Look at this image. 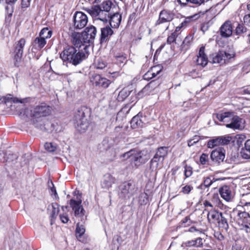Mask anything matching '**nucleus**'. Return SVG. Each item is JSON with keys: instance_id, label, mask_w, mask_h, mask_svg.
Masks as SVG:
<instances>
[{"instance_id": "f257e3e1", "label": "nucleus", "mask_w": 250, "mask_h": 250, "mask_svg": "<svg viewBox=\"0 0 250 250\" xmlns=\"http://www.w3.org/2000/svg\"><path fill=\"white\" fill-rule=\"evenodd\" d=\"M52 110V107L45 103L32 107L30 113L32 124L42 130H46L45 118L51 115Z\"/></svg>"}, {"instance_id": "f03ea898", "label": "nucleus", "mask_w": 250, "mask_h": 250, "mask_svg": "<svg viewBox=\"0 0 250 250\" xmlns=\"http://www.w3.org/2000/svg\"><path fill=\"white\" fill-rule=\"evenodd\" d=\"M83 49L78 51L75 47L67 46L60 54V58L63 62H67L74 65H77L85 59L89 55V45L86 44L83 45Z\"/></svg>"}, {"instance_id": "7ed1b4c3", "label": "nucleus", "mask_w": 250, "mask_h": 250, "mask_svg": "<svg viewBox=\"0 0 250 250\" xmlns=\"http://www.w3.org/2000/svg\"><path fill=\"white\" fill-rule=\"evenodd\" d=\"M97 33V30L93 25L87 27L82 33H74L72 35V42L76 47L80 48L86 43L92 42Z\"/></svg>"}, {"instance_id": "20e7f679", "label": "nucleus", "mask_w": 250, "mask_h": 250, "mask_svg": "<svg viewBox=\"0 0 250 250\" xmlns=\"http://www.w3.org/2000/svg\"><path fill=\"white\" fill-rule=\"evenodd\" d=\"M121 157L124 160H129L130 163L136 167L145 164L150 158L146 151H137L135 149H131L124 153Z\"/></svg>"}, {"instance_id": "39448f33", "label": "nucleus", "mask_w": 250, "mask_h": 250, "mask_svg": "<svg viewBox=\"0 0 250 250\" xmlns=\"http://www.w3.org/2000/svg\"><path fill=\"white\" fill-rule=\"evenodd\" d=\"M87 12L96 20H99L106 22L109 20L110 13L102 10L99 6H93L91 9H88Z\"/></svg>"}, {"instance_id": "423d86ee", "label": "nucleus", "mask_w": 250, "mask_h": 250, "mask_svg": "<svg viewBox=\"0 0 250 250\" xmlns=\"http://www.w3.org/2000/svg\"><path fill=\"white\" fill-rule=\"evenodd\" d=\"M69 205L74 211V215L76 217L82 218V221L86 219V216H84L85 211L82 205L81 199L76 201L71 199L69 201Z\"/></svg>"}, {"instance_id": "0eeeda50", "label": "nucleus", "mask_w": 250, "mask_h": 250, "mask_svg": "<svg viewBox=\"0 0 250 250\" xmlns=\"http://www.w3.org/2000/svg\"><path fill=\"white\" fill-rule=\"evenodd\" d=\"M25 43V40L23 38H21L15 44L14 60V64L16 66H18L21 62V59L23 55V48Z\"/></svg>"}, {"instance_id": "6e6552de", "label": "nucleus", "mask_w": 250, "mask_h": 250, "mask_svg": "<svg viewBox=\"0 0 250 250\" xmlns=\"http://www.w3.org/2000/svg\"><path fill=\"white\" fill-rule=\"evenodd\" d=\"M121 196L130 198L136 193L137 188L132 181L125 182L120 187Z\"/></svg>"}, {"instance_id": "1a4fd4ad", "label": "nucleus", "mask_w": 250, "mask_h": 250, "mask_svg": "<svg viewBox=\"0 0 250 250\" xmlns=\"http://www.w3.org/2000/svg\"><path fill=\"white\" fill-rule=\"evenodd\" d=\"M212 56V60L210 61L211 63H220L222 65L226 63L230 59L233 58L234 54L224 51H220Z\"/></svg>"}, {"instance_id": "9d476101", "label": "nucleus", "mask_w": 250, "mask_h": 250, "mask_svg": "<svg viewBox=\"0 0 250 250\" xmlns=\"http://www.w3.org/2000/svg\"><path fill=\"white\" fill-rule=\"evenodd\" d=\"M88 22L87 16L82 12H76L73 17L74 28L81 29L85 26Z\"/></svg>"}, {"instance_id": "9b49d317", "label": "nucleus", "mask_w": 250, "mask_h": 250, "mask_svg": "<svg viewBox=\"0 0 250 250\" xmlns=\"http://www.w3.org/2000/svg\"><path fill=\"white\" fill-rule=\"evenodd\" d=\"M90 82L96 86H101L103 88H107L110 83L109 80L102 77L97 74H93L90 77Z\"/></svg>"}, {"instance_id": "f8f14e48", "label": "nucleus", "mask_w": 250, "mask_h": 250, "mask_svg": "<svg viewBox=\"0 0 250 250\" xmlns=\"http://www.w3.org/2000/svg\"><path fill=\"white\" fill-rule=\"evenodd\" d=\"M225 157V150L222 147H219L213 150L210 154L211 161L217 164L223 162Z\"/></svg>"}, {"instance_id": "ddd939ff", "label": "nucleus", "mask_w": 250, "mask_h": 250, "mask_svg": "<svg viewBox=\"0 0 250 250\" xmlns=\"http://www.w3.org/2000/svg\"><path fill=\"white\" fill-rule=\"evenodd\" d=\"M130 95H131V99L130 100H132L131 102H132L137 98L135 96V92H132V91L130 90L128 87H125L120 91L117 99L119 102H122Z\"/></svg>"}, {"instance_id": "4468645a", "label": "nucleus", "mask_w": 250, "mask_h": 250, "mask_svg": "<svg viewBox=\"0 0 250 250\" xmlns=\"http://www.w3.org/2000/svg\"><path fill=\"white\" fill-rule=\"evenodd\" d=\"M173 14L170 12L163 10L160 12L159 19L156 21L155 24L157 25L163 23L169 22L173 20Z\"/></svg>"}, {"instance_id": "2eb2a0df", "label": "nucleus", "mask_w": 250, "mask_h": 250, "mask_svg": "<svg viewBox=\"0 0 250 250\" xmlns=\"http://www.w3.org/2000/svg\"><path fill=\"white\" fill-rule=\"evenodd\" d=\"M146 117L143 116L142 114L139 113L135 116L130 121L131 127L133 128L143 127L145 124Z\"/></svg>"}, {"instance_id": "dca6fc26", "label": "nucleus", "mask_w": 250, "mask_h": 250, "mask_svg": "<svg viewBox=\"0 0 250 250\" xmlns=\"http://www.w3.org/2000/svg\"><path fill=\"white\" fill-rule=\"evenodd\" d=\"M90 110L85 106H82L78 108L74 116V120L76 122L87 120L86 116L89 115Z\"/></svg>"}, {"instance_id": "f3484780", "label": "nucleus", "mask_w": 250, "mask_h": 250, "mask_svg": "<svg viewBox=\"0 0 250 250\" xmlns=\"http://www.w3.org/2000/svg\"><path fill=\"white\" fill-rule=\"evenodd\" d=\"M205 49L204 46L200 47L196 60L197 64L203 67L205 66L208 63V58L205 53Z\"/></svg>"}, {"instance_id": "a211bd4d", "label": "nucleus", "mask_w": 250, "mask_h": 250, "mask_svg": "<svg viewBox=\"0 0 250 250\" xmlns=\"http://www.w3.org/2000/svg\"><path fill=\"white\" fill-rule=\"evenodd\" d=\"M247 210L241 211L238 210L237 208L233 209L232 211V214L234 216V218L236 220L238 221L244 222L248 218H250V215Z\"/></svg>"}, {"instance_id": "6ab92c4d", "label": "nucleus", "mask_w": 250, "mask_h": 250, "mask_svg": "<svg viewBox=\"0 0 250 250\" xmlns=\"http://www.w3.org/2000/svg\"><path fill=\"white\" fill-rule=\"evenodd\" d=\"M220 34L224 38L230 37L232 33V27L230 21H226L220 27Z\"/></svg>"}, {"instance_id": "aec40b11", "label": "nucleus", "mask_w": 250, "mask_h": 250, "mask_svg": "<svg viewBox=\"0 0 250 250\" xmlns=\"http://www.w3.org/2000/svg\"><path fill=\"white\" fill-rule=\"evenodd\" d=\"M230 122L225 125L227 127L236 129H240L243 127L242 125L243 122L242 119L234 114Z\"/></svg>"}, {"instance_id": "412c9836", "label": "nucleus", "mask_w": 250, "mask_h": 250, "mask_svg": "<svg viewBox=\"0 0 250 250\" xmlns=\"http://www.w3.org/2000/svg\"><path fill=\"white\" fill-rule=\"evenodd\" d=\"M221 197L226 201H230L233 198V194L229 187L224 186L219 189Z\"/></svg>"}, {"instance_id": "4be33fe9", "label": "nucleus", "mask_w": 250, "mask_h": 250, "mask_svg": "<svg viewBox=\"0 0 250 250\" xmlns=\"http://www.w3.org/2000/svg\"><path fill=\"white\" fill-rule=\"evenodd\" d=\"M113 30L108 26L101 28L100 42L103 43L104 42H106L109 40V37L113 34Z\"/></svg>"}, {"instance_id": "5701e85b", "label": "nucleus", "mask_w": 250, "mask_h": 250, "mask_svg": "<svg viewBox=\"0 0 250 250\" xmlns=\"http://www.w3.org/2000/svg\"><path fill=\"white\" fill-rule=\"evenodd\" d=\"M115 179L110 174H106L104 175L101 185L103 188L108 189L115 183Z\"/></svg>"}, {"instance_id": "b1692460", "label": "nucleus", "mask_w": 250, "mask_h": 250, "mask_svg": "<svg viewBox=\"0 0 250 250\" xmlns=\"http://www.w3.org/2000/svg\"><path fill=\"white\" fill-rule=\"evenodd\" d=\"M234 113L232 112H225L216 114L217 119L226 124L229 123L232 119Z\"/></svg>"}, {"instance_id": "393cba45", "label": "nucleus", "mask_w": 250, "mask_h": 250, "mask_svg": "<svg viewBox=\"0 0 250 250\" xmlns=\"http://www.w3.org/2000/svg\"><path fill=\"white\" fill-rule=\"evenodd\" d=\"M122 20V16L119 13H116L113 15H109L110 24L112 27L117 28L119 27Z\"/></svg>"}, {"instance_id": "a878e982", "label": "nucleus", "mask_w": 250, "mask_h": 250, "mask_svg": "<svg viewBox=\"0 0 250 250\" xmlns=\"http://www.w3.org/2000/svg\"><path fill=\"white\" fill-rule=\"evenodd\" d=\"M240 155L243 159H250V139L245 143L244 146L241 148Z\"/></svg>"}, {"instance_id": "bb28decb", "label": "nucleus", "mask_w": 250, "mask_h": 250, "mask_svg": "<svg viewBox=\"0 0 250 250\" xmlns=\"http://www.w3.org/2000/svg\"><path fill=\"white\" fill-rule=\"evenodd\" d=\"M46 43V40L39 36L35 39L33 44V48L41 49L44 46Z\"/></svg>"}, {"instance_id": "cd10ccee", "label": "nucleus", "mask_w": 250, "mask_h": 250, "mask_svg": "<svg viewBox=\"0 0 250 250\" xmlns=\"http://www.w3.org/2000/svg\"><path fill=\"white\" fill-rule=\"evenodd\" d=\"M187 247H200L203 245L202 239L199 237L195 240L188 241L185 243Z\"/></svg>"}, {"instance_id": "c85d7f7f", "label": "nucleus", "mask_w": 250, "mask_h": 250, "mask_svg": "<svg viewBox=\"0 0 250 250\" xmlns=\"http://www.w3.org/2000/svg\"><path fill=\"white\" fill-rule=\"evenodd\" d=\"M218 179H215L212 176L208 177L206 178L204 181V183L200 186L201 189H204L205 188H208L214 182L217 181Z\"/></svg>"}, {"instance_id": "c756f323", "label": "nucleus", "mask_w": 250, "mask_h": 250, "mask_svg": "<svg viewBox=\"0 0 250 250\" xmlns=\"http://www.w3.org/2000/svg\"><path fill=\"white\" fill-rule=\"evenodd\" d=\"M3 100L2 102H4L5 103H6L9 102H12L14 103H24L25 101H26V99H22V100H19L17 98L13 97L12 95L8 94L6 96L3 97Z\"/></svg>"}, {"instance_id": "7c9ffc66", "label": "nucleus", "mask_w": 250, "mask_h": 250, "mask_svg": "<svg viewBox=\"0 0 250 250\" xmlns=\"http://www.w3.org/2000/svg\"><path fill=\"white\" fill-rule=\"evenodd\" d=\"M77 124V129L81 132H84L89 126V123L87 120L76 122Z\"/></svg>"}, {"instance_id": "2f4dec72", "label": "nucleus", "mask_w": 250, "mask_h": 250, "mask_svg": "<svg viewBox=\"0 0 250 250\" xmlns=\"http://www.w3.org/2000/svg\"><path fill=\"white\" fill-rule=\"evenodd\" d=\"M217 222L219 228L227 230L229 228V225L227 218L224 216L223 213L221 214L219 217V219L218 220Z\"/></svg>"}, {"instance_id": "473e14b6", "label": "nucleus", "mask_w": 250, "mask_h": 250, "mask_svg": "<svg viewBox=\"0 0 250 250\" xmlns=\"http://www.w3.org/2000/svg\"><path fill=\"white\" fill-rule=\"evenodd\" d=\"M163 159H161L160 158H159L155 154L150 161V168H151L152 170L154 169H157L158 167L159 162L163 163Z\"/></svg>"}, {"instance_id": "72a5a7b5", "label": "nucleus", "mask_w": 250, "mask_h": 250, "mask_svg": "<svg viewBox=\"0 0 250 250\" xmlns=\"http://www.w3.org/2000/svg\"><path fill=\"white\" fill-rule=\"evenodd\" d=\"M157 156L160 158L161 159L164 160L167 154V147H160L158 148L157 151L155 154Z\"/></svg>"}, {"instance_id": "f704fd0d", "label": "nucleus", "mask_w": 250, "mask_h": 250, "mask_svg": "<svg viewBox=\"0 0 250 250\" xmlns=\"http://www.w3.org/2000/svg\"><path fill=\"white\" fill-rule=\"evenodd\" d=\"M222 213L216 211H210L208 214V218L209 220L217 221Z\"/></svg>"}, {"instance_id": "c9c22d12", "label": "nucleus", "mask_w": 250, "mask_h": 250, "mask_svg": "<svg viewBox=\"0 0 250 250\" xmlns=\"http://www.w3.org/2000/svg\"><path fill=\"white\" fill-rule=\"evenodd\" d=\"M52 34V32L51 30H49V29L47 27L43 28L40 33V37L41 38L44 39L50 38Z\"/></svg>"}, {"instance_id": "e433bc0d", "label": "nucleus", "mask_w": 250, "mask_h": 250, "mask_svg": "<svg viewBox=\"0 0 250 250\" xmlns=\"http://www.w3.org/2000/svg\"><path fill=\"white\" fill-rule=\"evenodd\" d=\"M178 38H180V34L179 33H176V32H173L170 34V35L168 36L167 39V43L169 44L173 42L178 43L176 42Z\"/></svg>"}, {"instance_id": "4c0bfd02", "label": "nucleus", "mask_w": 250, "mask_h": 250, "mask_svg": "<svg viewBox=\"0 0 250 250\" xmlns=\"http://www.w3.org/2000/svg\"><path fill=\"white\" fill-rule=\"evenodd\" d=\"M85 227L83 224L78 223L76 229V236L77 238H80L85 232Z\"/></svg>"}, {"instance_id": "58836bf2", "label": "nucleus", "mask_w": 250, "mask_h": 250, "mask_svg": "<svg viewBox=\"0 0 250 250\" xmlns=\"http://www.w3.org/2000/svg\"><path fill=\"white\" fill-rule=\"evenodd\" d=\"M59 206L56 203H53L49 206V208H51V216L52 218H55L58 215L59 211Z\"/></svg>"}, {"instance_id": "ea45409f", "label": "nucleus", "mask_w": 250, "mask_h": 250, "mask_svg": "<svg viewBox=\"0 0 250 250\" xmlns=\"http://www.w3.org/2000/svg\"><path fill=\"white\" fill-rule=\"evenodd\" d=\"M112 2L109 0L104 1L102 4L100 5H95V6H99L102 10H104L109 13L111 9Z\"/></svg>"}, {"instance_id": "a19ab883", "label": "nucleus", "mask_w": 250, "mask_h": 250, "mask_svg": "<svg viewBox=\"0 0 250 250\" xmlns=\"http://www.w3.org/2000/svg\"><path fill=\"white\" fill-rule=\"evenodd\" d=\"M193 36L191 35L187 36L182 42V47L188 49L192 42Z\"/></svg>"}, {"instance_id": "79ce46f5", "label": "nucleus", "mask_w": 250, "mask_h": 250, "mask_svg": "<svg viewBox=\"0 0 250 250\" xmlns=\"http://www.w3.org/2000/svg\"><path fill=\"white\" fill-rule=\"evenodd\" d=\"M220 139L218 137L215 139L210 140L208 141L207 146L208 148H213L215 146L220 145Z\"/></svg>"}, {"instance_id": "37998d69", "label": "nucleus", "mask_w": 250, "mask_h": 250, "mask_svg": "<svg viewBox=\"0 0 250 250\" xmlns=\"http://www.w3.org/2000/svg\"><path fill=\"white\" fill-rule=\"evenodd\" d=\"M57 145L53 143H46L44 144L45 149L50 152H54L57 149Z\"/></svg>"}, {"instance_id": "c03bdc74", "label": "nucleus", "mask_w": 250, "mask_h": 250, "mask_svg": "<svg viewBox=\"0 0 250 250\" xmlns=\"http://www.w3.org/2000/svg\"><path fill=\"white\" fill-rule=\"evenodd\" d=\"M247 28L242 24H238L235 29V33L237 35H241L247 32Z\"/></svg>"}, {"instance_id": "a18cd8bd", "label": "nucleus", "mask_w": 250, "mask_h": 250, "mask_svg": "<svg viewBox=\"0 0 250 250\" xmlns=\"http://www.w3.org/2000/svg\"><path fill=\"white\" fill-rule=\"evenodd\" d=\"M220 139V145H227L229 144L232 137L229 136H219Z\"/></svg>"}, {"instance_id": "49530a36", "label": "nucleus", "mask_w": 250, "mask_h": 250, "mask_svg": "<svg viewBox=\"0 0 250 250\" xmlns=\"http://www.w3.org/2000/svg\"><path fill=\"white\" fill-rule=\"evenodd\" d=\"M201 139L200 136L198 135L194 136L192 138L188 141V146H193L194 144L198 142Z\"/></svg>"}, {"instance_id": "de8ad7c7", "label": "nucleus", "mask_w": 250, "mask_h": 250, "mask_svg": "<svg viewBox=\"0 0 250 250\" xmlns=\"http://www.w3.org/2000/svg\"><path fill=\"white\" fill-rule=\"evenodd\" d=\"M161 67L159 65H156L151 68L150 71L152 73V77L154 78L158 75L161 71Z\"/></svg>"}, {"instance_id": "09e8293b", "label": "nucleus", "mask_w": 250, "mask_h": 250, "mask_svg": "<svg viewBox=\"0 0 250 250\" xmlns=\"http://www.w3.org/2000/svg\"><path fill=\"white\" fill-rule=\"evenodd\" d=\"M184 174L186 178L189 177L192 174V168L190 166L185 165Z\"/></svg>"}, {"instance_id": "8fccbe9b", "label": "nucleus", "mask_w": 250, "mask_h": 250, "mask_svg": "<svg viewBox=\"0 0 250 250\" xmlns=\"http://www.w3.org/2000/svg\"><path fill=\"white\" fill-rule=\"evenodd\" d=\"M200 162L201 165H206L208 162V155L205 153H203L200 157Z\"/></svg>"}, {"instance_id": "3c124183", "label": "nucleus", "mask_w": 250, "mask_h": 250, "mask_svg": "<svg viewBox=\"0 0 250 250\" xmlns=\"http://www.w3.org/2000/svg\"><path fill=\"white\" fill-rule=\"evenodd\" d=\"M192 189V186L190 185H186L182 188L181 192L184 194H188Z\"/></svg>"}, {"instance_id": "603ef678", "label": "nucleus", "mask_w": 250, "mask_h": 250, "mask_svg": "<svg viewBox=\"0 0 250 250\" xmlns=\"http://www.w3.org/2000/svg\"><path fill=\"white\" fill-rule=\"evenodd\" d=\"M60 218L61 221L63 223H66L68 222L69 220V218L68 215L66 213H63L62 214H60Z\"/></svg>"}, {"instance_id": "864d4df0", "label": "nucleus", "mask_w": 250, "mask_h": 250, "mask_svg": "<svg viewBox=\"0 0 250 250\" xmlns=\"http://www.w3.org/2000/svg\"><path fill=\"white\" fill-rule=\"evenodd\" d=\"M31 0H22L21 7L22 8H26L29 6L30 4Z\"/></svg>"}, {"instance_id": "5fc2aeb1", "label": "nucleus", "mask_w": 250, "mask_h": 250, "mask_svg": "<svg viewBox=\"0 0 250 250\" xmlns=\"http://www.w3.org/2000/svg\"><path fill=\"white\" fill-rule=\"evenodd\" d=\"M106 66V64L104 61H99L97 64L96 67L99 69H103Z\"/></svg>"}, {"instance_id": "6e6d98bb", "label": "nucleus", "mask_w": 250, "mask_h": 250, "mask_svg": "<svg viewBox=\"0 0 250 250\" xmlns=\"http://www.w3.org/2000/svg\"><path fill=\"white\" fill-rule=\"evenodd\" d=\"M152 73L150 70H149L147 71L144 75V79L145 80H149L153 78Z\"/></svg>"}, {"instance_id": "4d7b16f0", "label": "nucleus", "mask_w": 250, "mask_h": 250, "mask_svg": "<svg viewBox=\"0 0 250 250\" xmlns=\"http://www.w3.org/2000/svg\"><path fill=\"white\" fill-rule=\"evenodd\" d=\"M50 194H51V196H52L53 195H54L55 198L56 199H59V196L57 194V191H56L55 187H51V188L50 189Z\"/></svg>"}, {"instance_id": "13d9d810", "label": "nucleus", "mask_w": 250, "mask_h": 250, "mask_svg": "<svg viewBox=\"0 0 250 250\" xmlns=\"http://www.w3.org/2000/svg\"><path fill=\"white\" fill-rule=\"evenodd\" d=\"M177 2L181 6H185L189 2V0H177Z\"/></svg>"}, {"instance_id": "bf43d9fd", "label": "nucleus", "mask_w": 250, "mask_h": 250, "mask_svg": "<svg viewBox=\"0 0 250 250\" xmlns=\"http://www.w3.org/2000/svg\"><path fill=\"white\" fill-rule=\"evenodd\" d=\"M242 230L245 231L248 233H250V224L249 225H245L243 227V228L241 229Z\"/></svg>"}, {"instance_id": "052dcab7", "label": "nucleus", "mask_w": 250, "mask_h": 250, "mask_svg": "<svg viewBox=\"0 0 250 250\" xmlns=\"http://www.w3.org/2000/svg\"><path fill=\"white\" fill-rule=\"evenodd\" d=\"M244 210L250 212V202H246L244 204Z\"/></svg>"}, {"instance_id": "680f3d73", "label": "nucleus", "mask_w": 250, "mask_h": 250, "mask_svg": "<svg viewBox=\"0 0 250 250\" xmlns=\"http://www.w3.org/2000/svg\"><path fill=\"white\" fill-rule=\"evenodd\" d=\"M244 21L247 23H250V14L246 15L244 16Z\"/></svg>"}, {"instance_id": "e2e57ef3", "label": "nucleus", "mask_w": 250, "mask_h": 250, "mask_svg": "<svg viewBox=\"0 0 250 250\" xmlns=\"http://www.w3.org/2000/svg\"><path fill=\"white\" fill-rule=\"evenodd\" d=\"M188 231L191 232H200L199 230L196 229V228L194 227H192L188 229Z\"/></svg>"}, {"instance_id": "0e129e2a", "label": "nucleus", "mask_w": 250, "mask_h": 250, "mask_svg": "<svg viewBox=\"0 0 250 250\" xmlns=\"http://www.w3.org/2000/svg\"><path fill=\"white\" fill-rule=\"evenodd\" d=\"M204 205L205 206V207H209L210 208H212L213 207V206L207 200H206L204 202Z\"/></svg>"}, {"instance_id": "69168bd1", "label": "nucleus", "mask_w": 250, "mask_h": 250, "mask_svg": "<svg viewBox=\"0 0 250 250\" xmlns=\"http://www.w3.org/2000/svg\"><path fill=\"white\" fill-rule=\"evenodd\" d=\"M250 88V85L247 86V88L244 90V93L246 94H250V90H249Z\"/></svg>"}, {"instance_id": "338daca9", "label": "nucleus", "mask_w": 250, "mask_h": 250, "mask_svg": "<svg viewBox=\"0 0 250 250\" xmlns=\"http://www.w3.org/2000/svg\"><path fill=\"white\" fill-rule=\"evenodd\" d=\"M48 188L50 189L51 188V187H54V185L52 182V181H48Z\"/></svg>"}, {"instance_id": "774afa93", "label": "nucleus", "mask_w": 250, "mask_h": 250, "mask_svg": "<svg viewBox=\"0 0 250 250\" xmlns=\"http://www.w3.org/2000/svg\"><path fill=\"white\" fill-rule=\"evenodd\" d=\"M17 0H6V2L7 3H14L15 2V1H16Z\"/></svg>"}]
</instances>
